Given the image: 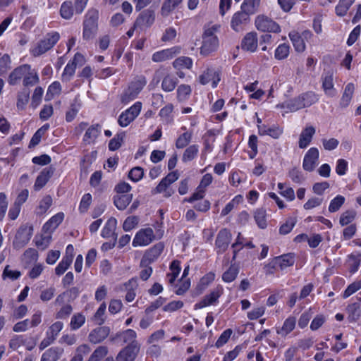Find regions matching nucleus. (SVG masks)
<instances>
[{
  "label": "nucleus",
  "instance_id": "obj_1",
  "mask_svg": "<svg viewBox=\"0 0 361 361\" xmlns=\"http://www.w3.org/2000/svg\"><path fill=\"white\" fill-rule=\"evenodd\" d=\"M219 25H209L204 29L202 35V45L200 48V54L207 56L216 50L219 47V39L216 33L219 31Z\"/></svg>",
  "mask_w": 361,
  "mask_h": 361
},
{
  "label": "nucleus",
  "instance_id": "obj_2",
  "mask_svg": "<svg viewBox=\"0 0 361 361\" xmlns=\"http://www.w3.org/2000/svg\"><path fill=\"white\" fill-rule=\"evenodd\" d=\"M59 39L60 34L58 32H48L31 49V54L35 57L39 56L52 49Z\"/></svg>",
  "mask_w": 361,
  "mask_h": 361
},
{
  "label": "nucleus",
  "instance_id": "obj_3",
  "mask_svg": "<svg viewBox=\"0 0 361 361\" xmlns=\"http://www.w3.org/2000/svg\"><path fill=\"white\" fill-rule=\"evenodd\" d=\"M99 12L96 9L89 10L85 16L83 22V39L89 40L92 39L97 30V21Z\"/></svg>",
  "mask_w": 361,
  "mask_h": 361
},
{
  "label": "nucleus",
  "instance_id": "obj_4",
  "mask_svg": "<svg viewBox=\"0 0 361 361\" xmlns=\"http://www.w3.org/2000/svg\"><path fill=\"white\" fill-rule=\"evenodd\" d=\"M137 334L136 332L130 329L125 331L117 332L115 335L110 337V341L114 344L123 345H140L136 340Z\"/></svg>",
  "mask_w": 361,
  "mask_h": 361
},
{
  "label": "nucleus",
  "instance_id": "obj_5",
  "mask_svg": "<svg viewBox=\"0 0 361 361\" xmlns=\"http://www.w3.org/2000/svg\"><path fill=\"white\" fill-rule=\"evenodd\" d=\"M33 233V228L31 226H21L15 236L13 242V246L16 250L24 247L30 241Z\"/></svg>",
  "mask_w": 361,
  "mask_h": 361
},
{
  "label": "nucleus",
  "instance_id": "obj_6",
  "mask_svg": "<svg viewBox=\"0 0 361 361\" xmlns=\"http://www.w3.org/2000/svg\"><path fill=\"white\" fill-rule=\"evenodd\" d=\"M142 108L140 102H136L118 117V123L121 127H126L139 115Z\"/></svg>",
  "mask_w": 361,
  "mask_h": 361
},
{
  "label": "nucleus",
  "instance_id": "obj_7",
  "mask_svg": "<svg viewBox=\"0 0 361 361\" xmlns=\"http://www.w3.org/2000/svg\"><path fill=\"white\" fill-rule=\"evenodd\" d=\"M257 29L262 32H281L280 26L271 18L264 16H258L255 19Z\"/></svg>",
  "mask_w": 361,
  "mask_h": 361
},
{
  "label": "nucleus",
  "instance_id": "obj_8",
  "mask_svg": "<svg viewBox=\"0 0 361 361\" xmlns=\"http://www.w3.org/2000/svg\"><path fill=\"white\" fill-rule=\"evenodd\" d=\"M155 236L151 228H146L140 230L133 240V246H146L151 243Z\"/></svg>",
  "mask_w": 361,
  "mask_h": 361
},
{
  "label": "nucleus",
  "instance_id": "obj_9",
  "mask_svg": "<svg viewBox=\"0 0 361 361\" xmlns=\"http://www.w3.org/2000/svg\"><path fill=\"white\" fill-rule=\"evenodd\" d=\"M231 239L232 235L228 229H221L219 231L215 240V247L216 249V252L218 254H221L224 252L228 247Z\"/></svg>",
  "mask_w": 361,
  "mask_h": 361
},
{
  "label": "nucleus",
  "instance_id": "obj_10",
  "mask_svg": "<svg viewBox=\"0 0 361 361\" xmlns=\"http://www.w3.org/2000/svg\"><path fill=\"white\" fill-rule=\"evenodd\" d=\"M248 13L241 10L234 13L231 21V26L235 32L243 31L250 22Z\"/></svg>",
  "mask_w": 361,
  "mask_h": 361
},
{
  "label": "nucleus",
  "instance_id": "obj_11",
  "mask_svg": "<svg viewBox=\"0 0 361 361\" xmlns=\"http://www.w3.org/2000/svg\"><path fill=\"white\" fill-rule=\"evenodd\" d=\"M140 348V345H127L117 355L116 361H135Z\"/></svg>",
  "mask_w": 361,
  "mask_h": 361
},
{
  "label": "nucleus",
  "instance_id": "obj_12",
  "mask_svg": "<svg viewBox=\"0 0 361 361\" xmlns=\"http://www.w3.org/2000/svg\"><path fill=\"white\" fill-rule=\"evenodd\" d=\"M319 150L316 147H311L305 154L302 168L305 171H312L315 169L317 162L319 159Z\"/></svg>",
  "mask_w": 361,
  "mask_h": 361
},
{
  "label": "nucleus",
  "instance_id": "obj_13",
  "mask_svg": "<svg viewBox=\"0 0 361 361\" xmlns=\"http://www.w3.org/2000/svg\"><path fill=\"white\" fill-rule=\"evenodd\" d=\"M180 52V48L179 47H173L169 49H164L159 51L155 52L152 55V60L154 62H162L166 60H169L173 58L175 56Z\"/></svg>",
  "mask_w": 361,
  "mask_h": 361
},
{
  "label": "nucleus",
  "instance_id": "obj_14",
  "mask_svg": "<svg viewBox=\"0 0 361 361\" xmlns=\"http://www.w3.org/2000/svg\"><path fill=\"white\" fill-rule=\"evenodd\" d=\"M154 12L149 9L145 10L142 11L137 18L135 22V26L142 28L148 27L154 23Z\"/></svg>",
  "mask_w": 361,
  "mask_h": 361
},
{
  "label": "nucleus",
  "instance_id": "obj_15",
  "mask_svg": "<svg viewBox=\"0 0 361 361\" xmlns=\"http://www.w3.org/2000/svg\"><path fill=\"white\" fill-rule=\"evenodd\" d=\"M316 133V129L312 126H306L301 132L299 141L298 147L300 149L306 148L312 142L313 136Z\"/></svg>",
  "mask_w": 361,
  "mask_h": 361
},
{
  "label": "nucleus",
  "instance_id": "obj_16",
  "mask_svg": "<svg viewBox=\"0 0 361 361\" xmlns=\"http://www.w3.org/2000/svg\"><path fill=\"white\" fill-rule=\"evenodd\" d=\"M164 248V245L163 243H158L154 245L149 250L146 251L142 259V264L145 263H152L154 262L158 257L161 255L163 250Z\"/></svg>",
  "mask_w": 361,
  "mask_h": 361
},
{
  "label": "nucleus",
  "instance_id": "obj_17",
  "mask_svg": "<svg viewBox=\"0 0 361 361\" xmlns=\"http://www.w3.org/2000/svg\"><path fill=\"white\" fill-rule=\"evenodd\" d=\"M54 169L52 167L44 169L38 175L34 184L35 191L40 190L49 181L54 174Z\"/></svg>",
  "mask_w": 361,
  "mask_h": 361
},
{
  "label": "nucleus",
  "instance_id": "obj_18",
  "mask_svg": "<svg viewBox=\"0 0 361 361\" xmlns=\"http://www.w3.org/2000/svg\"><path fill=\"white\" fill-rule=\"evenodd\" d=\"M110 329L107 326H99L93 329L89 334L90 342L97 344L103 341L109 334Z\"/></svg>",
  "mask_w": 361,
  "mask_h": 361
},
{
  "label": "nucleus",
  "instance_id": "obj_19",
  "mask_svg": "<svg viewBox=\"0 0 361 361\" xmlns=\"http://www.w3.org/2000/svg\"><path fill=\"white\" fill-rule=\"evenodd\" d=\"M31 70V66L24 64L15 68L9 75L8 82L11 85H16L27 73Z\"/></svg>",
  "mask_w": 361,
  "mask_h": 361
},
{
  "label": "nucleus",
  "instance_id": "obj_20",
  "mask_svg": "<svg viewBox=\"0 0 361 361\" xmlns=\"http://www.w3.org/2000/svg\"><path fill=\"white\" fill-rule=\"evenodd\" d=\"M257 47V33L254 32L247 33L241 42V48L247 51L254 52Z\"/></svg>",
  "mask_w": 361,
  "mask_h": 361
},
{
  "label": "nucleus",
  "instance_id": "obj_21",
  "mask_svg": "<svg viewBox=\"0 0 361 361\" xmlns=\"http://www.w3.org/2000/svg\"><path fill=\"white\" fill-rule=\"evenodd\" d=\"M221 295V292L220 290H214L211 292L209 294L206 295L200 302L195 305V310L201 309L215 304L218 302Z\"/></svg>",
  "mask_w": 361,
  "mask_h": 361
},
{
  "label": "nucleus",
  "instance_id": "obj_22",
  "mask_svg": "<svg viewBox=\"0 0 361 361\" xmlns=\"http://www.w3.org/2000/svg\"><path fill=\"white\" fill-rule=\"evenodd\" d=\"M64 219V214L63 212L57 213L53 216L42 227V231L45 233L51 234L55 229L59 226Z\"/></svg>",
  "mask_w": 361,
  "mask_h": 361
},
{
  "label": "nucleus",
  "instance_id": "obj_23",
  "mask_svg": "<svg viewBox=\"0 0 361 361\" xmlns=\"http://www.w3.org/2000/svg\"><path fill=\"white\" fill-rule=\"evenodd\" d=\"M200 82L202 85H207L210 81L212 82V87H216L220 81L219 73L214 69H207L200 76Z\"/></svg>",
  "mask_w": 361,
  "mask_h": 361
},
{
  "label": "nucleus",
  "instance_id": "obj_24",
  "mask_svg": "<svg viewBox=\"0 0 361 361\" xmlns=\"http://www.w3.org/2000/svg\"><path fill=\"white\" fill-rule=\"evenodd\" d=\"M322 87L326 94L329 97H334L335 95V90L334 89V76L333 73L328 71L322 76Z\"/></svg>",
  "mask_w": 361,
  "mask_h": 361
},
{
  "label": "nucleus",
  "instance_id": "obj_25",
  "mask_svg": "<svg viewBox=\"0 0 361 361\" xmlns=\"http://www.w3.org/2000/svg\"><path fill=\"white\" fill-rule=\"evenodd\" d=\"M63 353L61 347H52L47 350L42 355L41 361H57Z\"/></svg>",
  "mask_w": 361,
  "mask_h": 361
},
{
  "label": "nucleus",
  "instance_id": "obj_26",
  "mask_svg": "<svg viewBox=\"0 0 361 361\" xmlns=\"http://www.w3.org/2000/svg\"><path fill=\"white\" fill-rule=\"evenodd\" d=\"M133 200L132 194H122L114 196V204L119 210H124Z\"/></svg>",
  "mask_w": 361,
  "mask_h": 361
},
{
  "label": "nucleus",
  "instance_id": "obj_27",
  "mask_svg": "<svg viewBox=\"0 0 361 361\" xmlns=\"http://www.w3.org/2000/svg\"><path fill=\"white\" fill-rule=\"evenodd\" d=\"M275 262L278 264L279 268L283 270L288 267H291L295 263V255L293 253L284 254L275 257Z\"/></svg>",
  "mask_w": 361,
  "mask_h": 361
},
{
  "label": "nucleus",
  "instance_id": "obj_28",
  "mask_svg": "<svg viewBox=\"0 0 361 361\" xmlns=\"http://www.w3.org/2000/svg\"><path fill=\"white\" fill-rule=\"evenodd\" d=\"M259 134L260 135H269L274 139L279 138L283 133L282 129L277 126L267 127L265 125H258Z\"/></svg>",
  "mask_w": 361,
  "mask_h": 361
},
{
  "label": "nucleus",
  "instance_id": "obj_29",
  "mask_svg": "<svg viewBox=\"0 0 361 361\" xmlns=\"http://www.w3.org/2000/svg\"><path fill=\"white\" fill-rule=\"evenodd\" d=\"M295 324L296 318L295 317H289L284 321L282 327L278 329L276 332L281 336L285 337L295 329Z\"/></svg>",
  "mask_w": 361,
  "mask_h": 361
},
{
  "label": "nucleus",
  "instance_id": "obj_30",
  "mask_svg": "<svg viewBox=\"0 0 361 361\" xmlns=\"http://www.w3.org/2000/svg\"><path fill=\"white\" fill-rule=\"evenodd\" d=\"M101 132V126L99 124L92 125L86 130L83 140L84 142L90 143L93 142L99 135Z\"/></svg>",
  "mask_w": 361,
  "mask_h": 361
},
{
  "label": "nucleus",
  "instance_id": "obj_31",
  "mask_svg": "<svg viewBox=\"0 0 361 361\" xmlns=\"http://www.w3.org/2000/svg\"><path fill=\"white\" fill-rule=\"evenodd\" d=\"M75 13V6L71 1H64L60 8L61 17L66 20H70L73 18Z\"/></svg>",
  "mask_w": 361,
  "mask_h": 361
},
{
  "label": "nucleus",
  "instance_id": "obj_32",
  "mask_svg": "<svg viewBox=\"0 0 361 361\" xmlns=\"http://www.w3.org/2000/svg\"><path fill=\"white\" fill-rule=\"evenodd\" d=\"M293 45L298 52H302L305 49V44L303 38L298 32H293L289 34Z\"/></svg>",
  "mask_w": 361,
  "mask_h": 361
},
{
  "label": "nucleus",
  "instance_id": "obj_33",
  "mask_svg": "<svg viewBox=\"0 0 361 361\" xmlns=\"http://www.w3.org/2000/svg\"><path fill=\"white\" fill-rule=\"evenodd\" d=\"M354 90L355 86L353 83H348L345 86L344 92L340 102V104L342 107H346L348 106L350 102L351 101Z\"/></svg>",
  "mask_w": 361,
  "mask_h": 361
},
{
  "label": "nucleus",
  "instance_id": "obj_34",
  "mask_svg": "<svg viewBox=\"0 0 361 361\" xmlns=\"http://www.w3.org/2000/svg\"><path fill=\"white\" fill-rule=\"evenodd\" d=\"M73 255H66L55 269L56 274L62 275L69 267L73 261Z\"/></svg>",
  "mask_w": 361,
  "mask_h": 361
},
{
  "label": "nucleus",
  "instance_id": "obj_35",
  "mask_svg": "<svg viewBox=\"0 0 361 361\" xmlns=\"http://www.w3.org/2000/svg\"><path fill=\"white\" fill-rule=\"evenodd\" d=\"M183 0H165L162 4L161 13L163 16H168Z\"/></svg>",
  "mask_w": 361,
  "mask_h": 361
},
{
  "label": "nucleus",
  "instance_id": "obj_36",
  "mask_svg": "<svg viewBox=\"0 0 361 361\" xmlns=\"http://www.w3.org/2000/svg\"><path fill=\"white\" fill-rule=\"evenodd\" d=\"M260 0H244L241 5V10L249 15L254 14L257 12Z\"/></svg>",
  "mask_w": 361,
  "mask_h": 361
},
{
  "label": "nucleus",
  "instance_id": "obj_37",
  "mask_svg": "<svg viewBox=\"0 0 361 361\" xmlns=\"http://www.w3.org/2000/svg\"><path fill=\"white\" fill-rule=\"evenodd\" d=\"M348 318L351 321H356L361 315L360 302H353L347 307Z\"/></svg>",
  "mask_w": 361,
  "mask_h": 361
},
{
  "label": "nucleus",
  "instance_id": "obj_38",
  "mask_svg": "<svg viewBox=\"0 0 361 361\" xmlns=\"http://www.w3.org/2000/svg\"><path fill=\"white\" fill-rule=\"evenodd\" d=\"M177 83V78L168 74L164 76L162 80L161 88L165 92H171L175 89Z\"/></svg>",
  "mask_w": 361,
  "mask_h": 361
},
{
  "label": "nucleus",
  "instance_id": "obj_39",
  "mask_svg": "<svg viewBox=\"0 0 361 361\" xmlns=\"http://www.w3.org/2000/svg\"><path fill=\"white\" fill-rule=\"evenodd\" d=\"M52 204V197L50 195L44 196L39 202L38 207L36 209V214L37 215H42L46 213L49 208Z\"/></svg>",
  "mask_w": 361,
  "mask_h": 361
},
{
  "label": "nucleus",
  "instance_id": "obj_40",
  "mask_svg": "<svg viewBox=\"0 0 361 361\" xmlns=\"http://www.w3.org/2000/svg\"><path fill=\"white\" fill-rule=\"evenodd\" d=\"M239 273V267L235 264H231V267L222 275V279L226 283L233 281Z\"/></svg>",
  "mask_w": 361,
  "mask_h": 361
},
{
  "label": "nucleus",
  "instance_id": "obj_41",
  "mask_svg": "<svg viewBox=\"0 0 361 361\" xmlns=\"http://www.w3.org/2000/svg\"><path fill=\"white\" fill-rule=\"evenodd\" d=\"M283 108H286L290 111L294 112L304 108L300 96L294 99H290L283 104Z\"/></svg>",
  "mask_w": 361,
  "mask_h": 361
},
{
  "label": "nucleus",
  "instance_id": "obj_42",
  "mask_svg": "<svg viewBox=\"0 0 361 361\" xmlns=\"http://www.w3.org/2000/svg\"><path fill=\"white\" fill-rule=\"evenodd\" d=\"M299 96L302 104H304V108L310 106L318 101L317 95L313 92H307Z\"/></svg>",
  "mask_w": 361,
  "mask_h": 361
},
{
  "label": "nucleus",
  "instance_id": "obj_43",
  "mask_svg": "<svg viewBox=\"0 0 361 361\" xmlns=\"http://www.w3.org/2000/svg\"><path fill=\"white\" fill-rule=\"evenodd\" d=\"M192 59L187 56L178 57L173 62V67L178 70L182 68L190 69L192 67Z\"/></svg>",
  "mask_w": 361,
  "mask_h": 361
},
{
  "label": "nucleus",
  "instance_id": "obj_44",
  "mask_svg": "<svg viewBox=\"0 0 361 361\" xmlns=\"http://www.w3.org/2000/svg\"><path fill=\"white\" fill-rule=\"evenodd\" d=\"M199 147L197 145H192L185 149L183 154L182 160L183 162L192 161L197 155Z\"/></svg>",
  "mask_w": 361,
  "mask_h": 361
},
{
  "label": "nucleus",
  "instance_id": "obj_45",
  "mask_svg": "<svg viewBox=\"0 0 361 361\" xmlns=\"http://www.w3.org/2000/svg\"><path fill=\"white\" fill-rule=\"evenodd\" d=\"M345 198L342 195H337L330 202L329 206V212L331 213L336 212L340 209V208L345 203Z\"/></svg>",
  "mask_w": 361,
  "mask_h": 361
},
{
  "label": "nucleus",
  "instance_id": "obj_46",
  "mask_svg": "<svg viewBox=\"0 0 361 361\" xmlns=\"http://www.w3.org/2000/svg\"><path fill=\"white\" fill-rule=\"evenodd\" d=\"M125 137V133H121L115 135L114 138H112L109 143V149L111 151H115L119 149L123 142V140Z\"/></svg>",
  "mask_w": 361,
  "mask_h": 361
},
{
  "label": "nucleus",
  "instance_id": "obj_47",
  "mask_svg": "<svg viewBox=\"0 0 361 361\" xmlns=\"http://www.w3.org/2000/svg\"><path fill=\"white\" fill-rule=\"evenodd\" d=\"M30 98V92L27 89H24L18 94L17 108L18 109H24L25 105L27 104Z\"/></svg>",
  "mask_w": 361,
  "mask_h": 361
},
{
  "label": "nucleus",
  "instance_id": "obj_48",
  "mask_svg": "<svg viewBox=\"0 0 361 361\" xmlns=\"http://www.w3.org/2000/svg\"><path fill=\"white\" fill-rule=\"evenodd\" d=\"M170 269L171 270V272L169 273L167 276L169 277V282L171 284H173L180 271V262L178 261L172 262L170 265Z\"/></svg>",
  "mask_w": 361,
  "mask_h": 361
},
{
  "label": "nucleus",
  "instance_id": "obj_49",
  "mask_svg": "<svg viewBox=\"0 0 361 361\" xmlns=\"http://www.w3.org/2000/svg\"><path fill=\"white\" fill-rule=\"evenodd\" d=\"M191 88L188 85H180L177 89V99L180 102L185 101L191 93Z\"/></svg>",
  "mask_w": 361,
  "mask_h": 361
},
{
  "label": "nucleus",
  "instance_id": "obj_50",
  "mask_svg": "<svg viewBox=\"0 0 361 361\" xmlns=\"http://www.w3.org/2000/svg\"><path fill=\"white\" fill-rule=\"evenodd\" d=\"M290 47L286 43L280 44L275 51V58L278 60H283L288 57Z\"/></svg>",
  "mask_w": 361,
  "mask_h": 361
},
{
  "label": "nucleus",
  "instance_id": "obj_51",
  "mask_svg": "<svg viewBox=\"0 0 361 361\" xmlns=\"http://www.w3.org/2000/svg\"><path fill=\"white\" fill-rule=\"evenodd\" d=\"M255 220L260 228L267 227L266 212L262 209H257L254 216Z\"/></svg>",
  "mask_w": 361,
  "mask_h": 361
},
{
  "label": "nucleus",
  "instance_id": "obj_52",
  "mask_svg": "<svg viewBox=\"0 0 361 361\" xmlns=\"http://www.w3.org/2000/svg\"><path fill=\"white\" fill-rule=\"evenodd\" d=\"M108 349L106 346H99L94 350L88 361H99L104 356L106 355Z\"/></svg>",
  "mask_w": 361,
  "mask_h": 361
},
{
  "label": "nucleus",
  "instance_id": "obj_53",
  "mask_svg": "<svg viewBox=\"0 0 361 361\" xmlns=\"http://www.w3.org/2000/svg\"><path fill=\"white\" fill-rule=\"evenodd\" d=\"M85 322V317L82 314H74L72 318L70 323V326L72 330H76L78 329L80 327H81L83 324Z\"/></svg>",
  "mask_w": 361,
  "mask_h": 361
},
{
  "label": "nucleus",
  "instance_id": "obj_54",
  "mask_svg": "<svg viewBox=\"0 0 361 361\" xmlns=\"http://www.w3.org/2000/svg\"><path fill=\"white\" fill-rule=\"evenodd\" d=\"M146 83L147 81L145 78L141 77L137 80L133 81L130 84L128 88L133 91L134 92H135L137 94H138L140 92V91L143 89V87L145 86Z\"/></svg>",
  "mask_w": 361,
  "mask_h": 361
},
{
  "label": "nucleus",
  "instance_id": "obj_55",
  "mask_svg": "<svg viewBox=\"0 0 361 361\" xmlns=\"http://www.w3.org/2000/svg\"><path fill=\"white\" fill-rule=\"evenodd\" d=\"M191 138H192L191 133L186 132V133H183L177 139L176 142V147L178 149H182V148L186 147L190 142Z\"/></svg>",
  "mask_w": 361,
  "mask_h": 361
},
{
  "label": "nucleus",
  "instance_id": "obj_56",
  "mask_svg": "<svg viewBox=\"0 0 361 361\" xmlns=\"http://www.w3.org/2000/svg\"><path fill=\"white\" fill-rule=\"evenodd\" d=\"M39 82V77L36 72L31 70L24 76L23 85L25 87L32 86Z\"/></svg>",
  "mask_w": 361,
  "mask_h": 361
},
{
  "label": "nucleus",
  "instance_id": "obj_57",
  "mask_svg": "<svg viewBox=\"0 0 361 361\" xmlns=\"http://www.w3.org/2000/svg\"><path fill=\"white\" fill-rule=\"evenodd\" d=\"M151 263H145L142 264V259L140 261V267L142 269L140 272V277L142 281H147L152 274Z\"/></svg>",
  "mask_w": 361,
  "mask_h": 361
},
{
  "label": "nucleus",
  "instance_id": "obj_58",
  "mask_svg": "<svg viewBox=\"0 0 361 361\" xmlns=\"http://www.w3.org/2000/svg\"><path fill=\"white\" fill-rule=\"evenodd\" d=\"M63 326V324L61 322H56L49 328L47 334L54 340H56L58 334L62 330Z\"/></svg>",
  "mask_w": 361,
  "mask_h": 361
},
{
  "label": "nucleus",
  "instance_id": "obj_59",
  "mask_svg": "<svg viewBox=\"0 0 361 361\" xmlns=\"http://www.w3.org/2000/svg\"><path fill=\"white\" fill-rule=\"evenodd\" d=\"M75 69V63L71 61L68 62V64L66 66L62 75L63 80L66 81L70 80L72 76L74 75Z\"/></svg>",
  "mask_w": 361,
  "mask_h": 361
},
{
  "label": "nucleus",
  "instance_id": "obj_60",
  "mask_svg": "<svg viewBox=\"0 0 361 361\" xmlns=\"http://www.w3.org/2000/svg\"><path fill=\"white\" fill-rule=\"evenodd\" d=\"M144 176L143 169L140 166L133 168L128 173V178L134 182H137L142 178Z\"/></svg>",
  "mask_w": 361,
  "mask_h": 361
},
{
  "label": "nucleus",
  "instance_id": "obj_61",
  "mask_svg": "<svg viewBox=\"0 0 361 361\" xmlns=\"http://www.w3.org/2000/svg\"><path fill=\"white\" fill-rule=\"evenodd\" d=\"M288 176L295 183H301L305 180V177L302 171L295 167L289 171Z\"/></svg>",
  "mask_w": 361,
  "mask_h": 361
},
{
  "label": "nucleus",
  "instance_id": "obj_62",
  "mask_svg": "<svg viewBox=\"0 0 361 361\" xmlns=\"http://www.w3.org/2000/svg\"><path fill=\"white\" fill-rule=\"evenodd\" d=\"M139 218L136 216H128L126 219L123 224V228L125 231H130L134 228L138 224Z\"/></svg>",
  "mask_w": 361,
  "mask_h": 361
},
{
  "label": "nucleus",
  "instance_id": "obj_63",
  "mask_svg": "<svg viewBox=\"0 0 361 361\" xmlns=\"http://www.w3.org/2000/svg\"><path fill=\"white\" fill-rule=\"evenodd\" d=\"M295 223L296 221L294 218H289L286 223L281 226L279 233L282 235L289 233L295 226Z\"/></svg>",
  "mask_w": 361,
  "mask_h": 361
},
{
  "label": "nucleus",
  "instance_id": "obj_64",
  "mask_svg": "<svg viewBox=\"0 0 361 361\" xmlns=\"http://www.w3.org/2000/svg\"><path fill=\"white\" fill-rule=\"evenodd\" d=\"M361 288V281H355L350 284L343 294V298H347Z\"/></svg>",
  "mask_w": 361,
  "mask_h": 361
}]
</instances>
